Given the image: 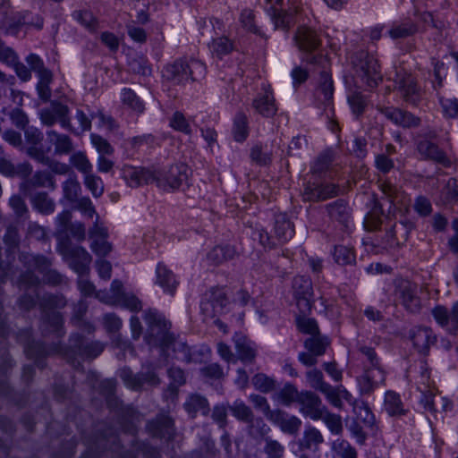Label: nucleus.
I'll return each instance as SVG.
<instances>
[{
  "mask_svg": "<svg viewBox=\"0 0 458 458\" xmlns=\"http://www.w3.org/2000/svg\"><path fill=\"white\" fill-rule=\"evenodd\" d=\"M189 171L185 164L180 163L157 172L143 167L125 166L123 174L131 187L156 182L157 186L165 191H174L188 183Z\"/></svg>",
  "mask_w": 458,
  "mask_h": 458,
  "instance_id": "f257e3e1",
  "label": "nucleus"
},
{
  "mask_svg": "<svg viewBox=\"0 0 458 458\" xmlns=\"http://www.w3.org/2000/svg\"><path fill=\"white\" fill-rule=\"evenodd\" d=\"M363 373L358 377L361 394H369L386 381V372L380 364L375 350L369 346L360 348Z\"/></svg>",
  "mask_w": 458,
  "mask_h": 458,
  "instance_id": "f03ea898",
  "label": "nucleus"
},
{
  "mask_svg": "<svg viewBox=\"0 0 458 458\" xmlns=\"http://www.w3.org/2000/svg\"><path fill=\"white\" fill-rule=\"evenodd\" d=\"M294 42L300 51L303 53L302 62L318 66V68H329V60L326 55L313 54L321 45V40L314 30L310 27L300 26L294 35Z\"/></svg>",
  "mask_w": 458,
  "mask_h": 458,
  "instance_id": "7ed1b4c3",
  "label": "nucleus"
},
{
  "mask_svg": "<svg viewBox=\"0 0 458 458\" xmlns=\"http://www.w3.org/2000/svg\"><path fill=\"white\" fill-rule=\"evenodd\" d=\"M205 64L196 59H179L164 67L162 74L165 80L173 84H183L190 80L196 81L205 74Z\"/></svg>",
  "mask_w": 458,
  "mask_h": 458,
  "instance_id": "20e7f679",
  "label": "nucleus"
},
{
  "mask_svg": "<svg viewBox=\"0 0 458 458\" xmlns=\"http://www.w3.org/2000/svg\"><path fill=\"white\" fill-rule=\"evenodd\" d=\"M143 318L148 327L144 336L146 343L167 347L173 341V335L169 333L171 325L165 316L155 309H149L144 312Z\"/></svg>",
  "mask_w": 458,
  "mask_h": 458,
  "instance_id": "39448f33",
  "label": "nucleus"
},
{
  "mask_svg": "<svg viewBox=\"0 0 458 458\" xmlns=\"http://www.w3.org/2000/svg\"><path fill=\"white\" fill-rule=\"evenodd\" d=\"M355 79L360 87L375 88L382 81V74L377 60L365 51L356 53L352 58Z\"/></svg>",
  "mask_w": 458,
  "mask_h": 458,
  "instance_id": "423d86ee",
  "label": "nucleus"
},
{
  "mask_svg": "<svg viewBox=\"0 0 458 458\" xmlns=\"http://www.w3.org/2000/svg\"><path fill=\"white\" fill-rule=\"evenodd\" d=\"M394 83L395 89L407 104L415 106L420 101V88L418 86L416 79L411 73L403 71L396 72Z\"/></svg>",
  "mask_w": 458,
  "mask_h": 458,
  "instance_id": "0eeeda50",
  "label": "nucleus"
},
{
  "mask_svg": "<svg viewBox=\"0 0 458 458\" xmlns=\"http://www.w3.org/2000/svg\"><path fill=\"white\" fill-rule=\"evenodd\" d=\"M59 252L76 273L83 275L89 272L92 258L84 248L60 245Z\"/></svg>",
  "mask_w": 458,
  "mask_h": 458,
  "instance_id": "6e6552de",
  "label": "nucleus"
},
{
  "mask_svg": "<svg viewBox=\"0 0 458 458\" xmlns=\"http://www.w3.org/2000/svg\"><path fill=\"white\" fill-rule=\"evenodd\" d=\"M39 119L46 126H53L58 122L63 128L72 129L69 107L59 102H53L50 108L41 109L39 111Z\"/></svg>",
  "mask_w": 458,
  "mask_h": 458,
  "instance_id": "1a4fd4ad",
  "label": "nucleus"
},
{
  "mask_svg": "<svg viewBox=\"0 0 458 458\" xmlns=\"http://www.w3.org/2000/svg\"><path fill=\"white\" fill-rule=\"evenodd\" d=\"M298 403L300 411L313 420H318L323 418V414L327 409L322 403L320 397L311 391H301Z\"/></svg>",
  "mask_w": 458,
  "mask_h": 458,
  "instance_id": "9d476101",
  "label": "nucleus"
},
{
  "mask_svg": "<svg viewBox=\"0 0 458 458\" xmlns=\"http://www.w3.org/2000/svg\"><path fill=\"white\" fill-rule=\"evenodd\" d=\"M432 315L437 323L448 333L458 335V301L454 303L451 310L441 305L435 307Z\"/></svg>",
  "mask_w": 458,
  "mask_h": 458,
  "instance_id": "9b49d317",
  "label": "nucleus"
},
{
  "mask_svg": "<svg viewBox=\"0 0 458 458\" xmlns=\"http://www.w3.org/2000/svg\"><path fill=\"white\" fill-rule=\"evenodd\" d=\"M228 302L225 289L213 288L207 294V300L202 302L201 309L207 316L214 318L225 312Z\"/></svg>",
  "mask_w": 458,
  "mask_h": 458,
  "instance_id": "f8f14e48",
  "label": "nucleus"
},
{
  "mask_svg": "<svg viewBox=\"0 0 458 458\" xmlns=\"http://www.w3.org/2000/svg\"><path fill=\"white\" fill-rule=\"evenodd\" d=\"M252 107L259 114L266 118H271L277 113L278 107L270 87L263 86L262 92L253 99Z\"/></svg>",
  "mask_w": 458,
  "mask_h": 458,
  "instance_id": "ddd939ff",
  "label": "nucleus"
},
{
  "mask_svg": "<svg viewBox=\"0 0 458 458\" xmlns=\"http://www.w3.org/2000/svg\"><path fill=\"white\" fill-rule=\"evenodd\" d=\"M416 293V285L409 281L400 282L395 291L397 299L411 312H416L420 309V299Z\"/></svg>",
  "mask_w": 458,
  "mask_h": 458,
  "instance_id": "4468645a",
  "label": "nucleus"
},
{
  "mask_svg": "<svg viewBox=\"0 0 458 458\" xmlns=\"http://www.w3.org/2000/svg\"><path fill=\"white\" fill-rule=\"evenodd\" d=\"M411 340L414 348L420 354H428L430 346L437 342V336L428 327H415L411 331Z\"/></svg>",
  "mask_w": 458,
  "mask_h": 458,
  "instance_id": "2eb2a0df",
  "label": "nucleus"
},
{
  "mask_svg": "<svg viewBox=\"0 0 458 458\" xmlns=\"http://www.w3.org/2000/svg\"><path fill=\"white\" fill-rule=\"evenodd\" d=\"M417 149L425 159L432 160L445 167H448L451 165V162L445 153L431 140L420 139L417 143Z\"/></svg>",
  "mask_w": 458,
  "mask_h": 458,
  "instance_id": "dca6fc26",
  "label": "nucleus"
},
{
  "mask_svg": "<svg viewBox=\"0 0 458 458\" xmlns=\"http://www.w3.org/2000/svg\"><path fill=\"white\" fill-rule=\"evenodd\" d=\"M268 420L278 426L284 433L290 435L297 434L301 427V420L298 417L278 409L273 411Z\"/></svg>",
  "mask_w": 458,
  "mask_h": 458,
  "instance_id": "f3484780",
  "label": "nucleus"
},
{
  "mask_svg": "<svg viewBox=\"0 0 458 458\" xmlns=\"http://www.w3.org/2000/svg\"><path fill=\"white\" fill-rule=\"evenodd\" d=\"M320 79L315 90V98L325 106H329L333 101L334 85L328 68H320Z\"/></svg>",
  "mask_w": 458,
  "mask_h": 458,
  "instance_id": "a211bd4d",
  "label": "nucleus"
},
{
  "mask_svg": "<svg viewBox=\"0 0 458 458\" xmlns=\"http://www.w3.org/2000/svg\"><path fill=\"white\" fill-rule=\"evenodd\" d=\"M71 347L81 356L89 359L98 357L104 351V344L100 342L87 343L81 336L73 335L71 338Z\"/></svg>",
  "mask_w": 458,
  "mask_h": 458,
  "instance_id": "6ab92c4d",
  "label": "nucleus"
},
{
  "mask_svg": "<svg viewBox=\"0 0 458 458\" xmlns=\"http://www.w3.org/2000/svg\"><path fill=\"white\" fill-rule=\"evenodd\" d=\"M380 111L388 120L403 127H414L420 123L418 117L399 108L384 107Z\"/></svg>",
  "mask_w": 458,
  "mask_h": 458,
  "instance_id": "aec40b11",
  "label": "nucleus"
},
{
  "mask_svg": "<svg viewBox=\"0 0 458 458\" xmlns=\"http://www.w3.org/2000/svg\"><path fill=\"white\" fill-rule=\"evenodd\" d=\"M340 188L334 183H322L318 185H308L305 188V194L312 201L325 200L339 194Z\"/></svg>",
  "mask_w": 458,
  "mask_h": 458,
  "instance_id": "412c9836",
  "label": "nucleus"
},
{
  "mask_svg": "<svg viewBox=\"0 0 458 458\" xmlns=\"http://www.w3.org/2000/svg\"><path fill=\"white\" fill-rule=\"evenodd\" d=\"M328 216L344 227H349L351 222L350 208L344 199H337L325 206Z\"/></svg>",
  "mask_w": 458,
  "mask_h": 458,
  "instance_id": "4be33fe9",
  "label": "nucleus"
},
{
  "mask_svg": "<svg viewBox=\"0 0 458 458\" xmlns=\"http://www.w3.org/2000/svg\"><path fill=\"white\" fill-rule=\"evenodd\" d=\"M293 289L298 301V304L303 303L306 307H310V298L312 296V284L309 277L298 276L293 278Z\"/></svg>",
  "mask_w": 458,
  "mask_h": 458,
  "instance_id": "5701e85b",
  "label": "nucleus"
},
{
  "mask_svg": "<svg viewBox=\"0 0 458 458\" xmlns=\"http://www.w3.org/2000/svg\"><path fill=\"white\" fill-rule=\"evenodd\" d=\"M156 273L157 284L165 293L174 295L179 284L174 274L163 264L157 265Z\"/></svg>",
  "mask_w": 458,
  "mask_h": 458,
  "instance_id": "b1692460",
  "label": "nucleus"
},
{
  "mask_svg": "<svg viewBox=\"0 0 458 458\" xmlns=\"http://www.w3.org/2000/svg\"><path fill=\"white\" fill-rule=\"evenodd\" d=\"M275 238L284 243L294 235V226L285 214H278L275 217Z\"/></svg>",
  "mask_w": 458,
  "mask_h": 458,
  "instance_id": "393cba45",
  "label": "nucleus"
},
{
  "mask_svg": "<svg viewBox=\"0 0 458 458\" xmlns=\"http://www.w3.org/2000/svg\"><path fill=\"white\" fill-rule=\"evenodd\" d=\"M233 340L238 359L245 363H252L256 358L253 343L241 334H236Z\"/></svg>",
  "mask_w": 458,
  "mask_h": 458,
  "instance_id": "a878e982",
  "label": "nucleus"
},
{
  "mask_svg": "<svg viewBox=\"0 0 458 458\" xmlns=\"http://www.w3.org/2000/svg\"><path fill=\"white\" fill-rule=\"evenodd\" d=\"M384 407L391 417H402L409 412V410L404 407L400 394L391 390L385 394Z\"/></svg>",
  "mask_w": 458,
  "mask_h": 458,
  "instance_id": "bb28decb",
  "label": "nucleus"
},
{
  "mask_svg": "<svg viewBox=\"0 0 458 458\" xmlns=\"http://www.w3.org/2000/svg\"><path fill=\"white\" fill-rule=\"evenodd\" d=\"M433 382L430 380V376L426 364L421 366V373L420 381L418 382V389L425 394L426 403L425 408L430 411H437L436 401L434 400L431 393V386Z\"/></svg>",
  "mask_w": 458,
  "mask_h": 458,
  "instance_id": "cd10ccee",
  "label": "nucleus"
},
{
  "mask_svg": "<svg viewBox=\"0 0 458 458\" xmlns=\"http://www.w3.org/2000/svg\"><path fill=\"white\" fill-rule=\"evenodd\" d=\"M418 32L417 24L411 19H404L393 22L388 35L393 39L405 38L411 37Z\"/></svg>",
  "mask_w": 458,
  "mask_h": 458,
  "instance_id": "c85d7f7f",
  "label": "nucleus"
},
{
  "mask_svg": "<svg viewBox=\"0 0 458 458\" xmlns=\"http://www.w3.org/2000/svg\"><path fill=\"white\" fill-rule=\"evenodd\" d=\"M47 137L49 143L55 146V154L66 155L72 150V141L68 135L50 130L47 131Z\"/></svg>",
  "mask_w": 458,
  "mask_h": 458,
  "instance_id": "c756f323",
  "label": "nucleus"
},
{
  "mask_svg": "<svg viewBox=\"0 0 458 458\" xmlns=\"http://www.w3.org/2000/svg\"><path fill=\"white\" fill-rule=\"evenodd\" d=\"M173 425V420L169 416L161 415L155 420L149 421L147 425V428L153 436L165 437L172 435Z\"/></svg>",
  "mask_w": 458,
  "mask_h": 458,
  "instance_id": "7c9ffc66",
  "label": "nucleus"
},
{
  "mask_svg": "<svg viewBox=\"0 0 458 458\" xmlns=\"http://www.w3.org/2000/svg\"><path fill=\"white\" fill-rule=\"evenodd\" d=\"M236 256V250L233 246L225 245V246H216L211 250V251L208 254V259L213 265H220L227 260H231L234 259Z\"/></svg>",
  "mask_w": 458,
  "mask_h": 458,
  "instance_id": "2f4dec72",
  "label": "nucleus"
},
{
  "mask_svg": "<svg viewBox=\"0 0 458 458\" xmlns=\"http://www.w3.org/2000/svg\"><path fill=\"white\" fill-rule=\"evenodd\" d=\"M187 412L193 418L200 411L207 415L209 411L208 400L199 394H191L184 403Z\"/></svg>",
  "mask_w": 458,
  "mask_h": 458,
  "instance_id": "473e14b6",
  "label": "nucleus"
},
{
  "mask_svg": "<svg viewBox=\"0 0 458 458\" xmlns=\"http://www.w3.org/2000/svg\"><path fill=\"white\" fill-rule=\"evenodd\" d=\"M301 392L292 383H285L276 394V399L284 406H290L293 403H298Z\"/></svg>",
  "mask_w": 458,
  "mask_h": 458,
  "instance_id": "72a5a7b5",
  "label": "nucleus"
},
{
  "mask_svg": "<svg viewBox=\"0 0 458 458\" xmlns=\"http://www.w3.org/2000/svg\"><path fill=\"white\" fill-rule=\"evenodd\" d=\"M208 47L214 56L221 59L233 51V44L227 37H218L208 44Z\"/></svg>",
  "mask_w": 458,
  "mask_h": 458,
  "instance_id": "f704fd0d",
  "label": "nucleus"
},
{
  "mask_svg": "<svg viewBox=\"0 0 458 458\" xmlns=\"http://www.w3.org/2000/svg\"><path fill=\"white\" fill-rule=\"evenodd\" d=\"M271 19L274 22L275 29L288 30L294 23L293 14L283 9L273 7Z\"/></svg>",
  "mask_w": 458,
  "mask_h": 458,
  "instance_id": "c9c22d12",
  "label": "nucleus"
},
{
  "mask_svg": "<svg viewBox=\"0 0 458 458\" xmlns=\"http://www.w3.org/2000/svg\"><path fill=\"white\" fill-rule=\"evenodd\" d=\"M233 416L238 420L245 423H252L254 420V414L251 409L242 400H236L229 407Z\"/></svg>",
  "mask_w": 458,
  "mask_h": 458,
  "instance_id": "e433bc0d",
  "label": "nucleus"
},
{
  "mask_svg": "<svg viewBox=\"0 0 458 458\" xmlns=\"http://www.w3.org/2000/svg\"><path fill=\"white\" fill-rule=\"evenodd\" d=\"M358 422L363 423L367 428H372L375 423V416L367 403L359 402L352 407Z\"/></svg>",
  "mask_w": 458,
  "mask_h": 458,
  "instance_id": "4c0bfd02",
  "label": "nucleus"
},
{
  "mask_svg": "<svg viewBox=\"0 0 458 458\" xmlns=\"http://www.w3.org/2000/svg\"><path fill=\"white\" fill-rule=\"evenodd\" d=\"M233 135L239 142L244 141L249 135L248 118L242 112H239L234 117Z\"/></svg>",
  "mask_w": 458,
  "mask_h": 458,
  "instance_id": "58836bf2",
  "label": "nucleus"
},
{
  "mask_svg": "<svg viewBox=\"0 0 458 458\" xmlns=\"http://www.w3.org/2000/svg\"><path fill=\"white\" fill-rule=\"evenodd\" d=\"M329 339L327 336H321L319 334L308 338L304 342V346L314 355L321 356L325 353L329 345Z\"/></svg>",
  "mask_w": 458,
  "mask_h": 458,
  "instance_id": "ea45409f",
  "label": "nucleus"
},
{
  "mask_svg": "<svg viewBox=\"0 0 458 458\" xmlns=\"http://www.w3.org/2000/svg\"><path fill=\"white\" fill-rule=\"evenodd\" d=\"M31 201L33 207L41 214L49 215L55 211V202L46 192L37 193Z\"/></svg>",
  "mask_w": 458,
  "mask_h": 458,
  "instance_id": "a19ab883",
  "label": "nucleus"
},
{
  "mask_svg": "<svg viewBox=\"0 0 458 458\" xmlns=\"http://www.w3.org/2000/svg\"><path fill=\"white\" fill-rule=\"evenodd\" d=\"M323 441V436L318 429L309 428L304 431L301 445L306 449H316Z\"/></svg>",
  "mask_w": 458,
  "mask_h": 458,
  "instance_id": "79ce46f5",
  "label": "nucleus"
},
{
  "mask_svg": "<svg viewBox=\"0 0 458 458\" xmlns=\"http://www.w3.org/2000/svg\"><path fill=\"white\" fill-rule=\"evenodd\" d=\"M333 256L335 261L341 266L354 264L356 260L353 250L344 245L335 246Z\"/></svg>",
  "mask_w": 458,
  "mask_h": 458,
  "instance_id": "37998d69",
  "label": "nucleus"
},
{
  "mask_svg": "<svg viewBox=\"0 0 458 458\" xmlns=\"http://www.w3.org/2000/svg\"><path fill=\"white\" fill-rule=\"evenodd\" d=\"M348 103L352 113L360 117L368 106V98L360 91H353L348 96Z\"/></svg>",
  "mask_w": 458,
  "mask_h": 458,
  "instance_id": "c03bdc74",
  "label": "nucleus"
},
{
  "mask_svg": "<svg viewBox=\"0 0 458 458\" xmlns=\"http://www.w3.org/2000/svg\"><path fill=\"white\" fill-rule=\"evenodd\" d=\"M252 385L257 390L262 393L272 392L276 389V380L264 373L256 374L252 377Z\"/></svg>",
  "mask_w": 458,
  "mask_h": 458,
  "instance_id": "a18cd8bd",
  "label": "nucleus"
},
{
  "mask_svg": "<svg viewBox=\"0 0 458 458\" xmlns=\"http://www.w3.org/2000/svg\"><path fill=\"white\" fill-rule=\"evenodd\" d=\"M122 101L131 109L137 113H142L145 109L143 102L130 89H123L122 92Z\"/></svg>",
  "mask_w": 458,
  "mask_h": 458,
  "instance_id": "49530a36",
  "label": "nucleus"
},
{
  "mask_svg": "<svg viewBox=\"0 0 458 458\" xmlns=\"http://www.w3.org/2000/svg\"><path fill=\"white\" fill-rule=\"evenodd\" d=\"M379 188L383 194L387 198V199L392 204L399 202L403 199V192L401 191L395 185L391 183L389 181L386 180L380 182Z\"/></svg>",
  "mask_w": 458,
  "mask_h": 458,
  "instance_id": "de8ad7c7",
  "label": "nucleus"
},
{
  "mask_svg": "<svg viewBox=\"0 0 458 458\" xmlns=\"http://www.w3.org/2000/svg\"><path fill=\"white\" fill-rule=\"evenodd\" d=\"M333 449L339 458H358L356 449L345 440H336L333 444Z\"/></svg>",
  "mask_w": 458,
  "mask_h": 458,
  "instance_id": "09e8293b",
  "label": "nucleus"
},
{
  "mask_svg": "<svg viewBox=\"0 0 458 458\" xmlns=\"http://www.w3.org/2000/svg\"><path fill=\"white\" fill-rule=\"evenodd\" d=\"M63 191L66 199L75 202L81 192L80 182L74 177H71L64 182Z\"/></svg>",
  "mask_w": 458,
  "mask_h": 458,
  "instance_id": "8fccbe9b",
  "label": "nucleus"
},
{
  "mask_svg": "<svg viewBox=\"0 0 458 458\" xmlns=\"http://www.w3.org/2000/svg\"><path fill=\"white\" fill-rule=\"evenodd\" d=\"M272 154L267 148H264L261 145H255L250 150V158L253 162L259 165H266L271 162Z\"/></svg>",
  "mask_w": 458,
  "mask_h": 458,
  "instance_id": "3c124183",
  "label": "nucleus"
},
{
  "mask_svg": "<svg viewBox=\"0 0 458 458\" xmlns=\"http://www.w3.org/2000/svg\"><path fill=\"white\" fill-rule=\"evenodd\" d=\"M328 429L335 435H339L343 432V423L341 416L337 414H334L326 410V412L323 414V418H321Z\"/></svg>",
  "mask_w": 458,
  "mask_h": 458,
  "instance_id": "603ef678",
  "label": "nucleus"
},
{
  "mask_svg": "<svg viewBox=\"0 0 458 458\" xmlns=\"http://www.w3.org/2000/svg\"><path fill=\"white\" fill-rule=\"evenodd\" d=\"M72 165L84 175L92 172V165L83 152H76L71 157Z\"/></svg>",
  "mask_w": 458,
  "mask_h": 458,
  "instance_id": "864d4df0",
  "label": "nucleus"
},
{
  "mask_svg": "<svg viewBox=\"0 0 458 458\" xmlns=\"http://www.w3.org/2000/svg\"><path fill=\"white\" fill-rule=\"evenodd\" d=\"M84 183L94 197L98 198L103 194V182L99 176L93 174L92 172L85 175Z\"/></svg>",
  "mask_w": 458,
  "mask_h": 458,
  "instance_id": "5fc2aeb1",
  "label": "nucleus"
},
{
  "mask_svg": "<svg viewBox=\"0 0 458 458\" xmlns=\"http://www.w3.org/2000/svg\"><path fill=\"white\" fill-rule=\"evenodd\" d=\"M90 140L99 153V156H112L114 154V148L102 136L92 133L90 135Z\"/></svg>",
  "mask_w": 458,
  "mask_h": 458,
  "instance_id": "6e6d98bb",
  "label": "nucleus"
},
{
  "mask_svg": "<svg viewBox=\"0 0 458 458\" xmlns=\"http://www.w3.org/2000/svg\"><path fill=\"white\" fill-rule=\"evenodd\" d=\"M119 375L128 387L133 390H139L142 387V378L140 375H134L129 369H121Z\"/></svg>",
  "mask_w": 458,
  "mask_h": 458,
  "instance_id": "4d7b16f0",
  "label": "nucleus"
},
{
  "mask_svg": "<svg viewBox=\"0 0 458 458\" xmlns=\"http://www.w3.org/2000/svg\"><path fill=\"white\" fill-rule=\"evenodd\" d=\"M51 80V73L49 72L45 71L42 73L40 81L37 85L38 96L45 102L48 101L51 98V89L49 87Z\"/></svg>",
  "mask_w": 458,
  "mask_h": 458,
  "instance_id": "13d9d810",
  "label": "nucleus"
},
{
  "mask_svg": "<svg viewBox=\"0 0 458 458\" xmlns=\"http://www.w3.org/2000/svg\"><path fill=\"white\" fill-rule=\"evenodd\" d=\"M439 102L442 107L444 115L447 118L458 119V99L439 98Z\"/></svg>",
  "mask_w": 458,
  "mask_h": 458,
  "instance_id": "bf43d9fd",
  "label": "nucleus"
},
{
  "mask_svg": "<svg viewBox=\"0 0 458 458\" xmlns=\"http://www.w3.org/2000/svg\"><path fill=\"white\" fill-rule=\"evenodd\" d=\"M297 327L301 332L311 335L312 336L319 334L318 326L314 318L299 317L297 318Z\"/></svg>",
  "mask_w": 458,
  "mask_h": 458,
  "instance_id": "052dcab7",
  "label": "nucleus"
},
{
  "mask_svg": "<svg viewBox=\"0 0 458 458\" xmlns=\"http://www.w3.org/2000/svg\"><path fill=\"white\" fill-rule=\"evenodd\" d=\"M200 373L203 377L208 380H219L225 377L222 367L217 363H210L201 368Z\"/></svg>",
  "mask_w": 458,
  "mask_h": 458,
  "instance_id": "680f3d73",
  "label": "nucleus"
},
{
  "mask_svg": "<svg viewBox=\"0 0 458 458\" xmlns=\"http://www.w3.org/2000/svg\"><path fill=\"white\" fill-rule=\"evenodd\" d=\"M306 377L310 386L319 392L328 384L324 380L323 373L317 369L307 371Z\"/></svg>",
  "mask_w": 458,
  "mask_h": 458,
  "instance_id": "e2e57ef3",
  "label": "nucleus"
},
{
  "mask_svg": "<svg viewBox=\"0 0 458 458\" xmlns=\"http://www.w3.org/2000/svg\"><path fill=\"white\" fill-rule=\"evenodd\" d=\"M249 400L256 409H259L262 411V413L267 420L270 419L274 410L270 409V405L266 397L259 394H252L249 396Z\"/></svg>",
  "mask_w": 458,
  "mask_h": 458,
  "instance_id": "0e129e2a",
  "label": "nucleus"
},
{
  "mask_svg": "<svg viewBox=\"0 0 458 458\" xmlns=\"http://www.w3.org/2000/svg\"><path fill=\"white\" fill-rule=\"evenodd\" d=\"M44 323L51 327V331L55 332L58 336L62 335L61 330L63 326V318L58 311L51 310L46 314Z\"/></svg>",
  "mask_w": 458,
  "mask_h": 458,
  "instance_id": "69168bd1",
  "label": "nucleus"
},
{
  "mask_svg": "<svg viewBox=\"0 0 458 458\" xmlns=\"http://www.w3.org/2000/svg\"><path fill=\"white\" fill-rule=\"evenodd\" d=\"M170 125L173 129L185 134H191V129L188 121L181 112H175L173 114L170 120Z\"/></svg>",
  "mask_w": 458,
  "mask_h": 458,
  "instance_id": "338daca9",
  "label": "nucleus"
},
{
  "mask_svg": "<svg viewBox=\"0 0 458 458\" xmlns=\"http://www.w3.org/2000/svg\"><path fill=\"white\" fill-rule=\"evenodd\" d=\"M265 453L269 458H281L284 453V447L276 440L266 438Z\"/></svg>",
  "mask_w": 458,
  "mask_h": 458,
  "instance_id": "774afa93",
  "label": "nucleus"
}]
</instances>
